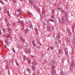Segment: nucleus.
I'll use <instances>...</instances> for the list:
<instances>
[{
	"label": "nucleus",
	"instance_id": "12",
	"mask_svg": "<svg viewBox=\"0 0 75 75\" xmlns=\"http://www.w3.org/2000/svg\"><path fill=\"white\" fill-rule=\"evenodd\" d=\"M55 70H53L52 71V75H55Z\"/></svg>",
	"mask_w": 75,
	"mask_h": 75
},
{
	"label": "nucleus",
	"instance_id": "18",
	"mask_svg": "<svg viewBox=\"0 0 75 75\" xmlns=\"http://www.w3.org/2000/svg\"><path fill=\"white\" fill-rule=\"evenodd\" d=\"M47 29L49 31H51V28H50V27L48 26H47Z\"/></svg>",
	"mask_w": 75,
	"mask_h": 75
},
{
	"label": "nucleus",
	"instance_id": "34",
	"mask_svg": "<svg viewBox=\"0 0 75 75\" xmlns=\"http://www.w3.org/2000/svg\"><path fill=\"white\" fill-rule=\"evenodd\" d=\"M0 3H1L2 4H4V2H3V1L1 0H0Z\"/></svg>",
	"mask_w": 75,
	"mask_h": 75
},
{
	"label": "nucleus",
	"instance_id": "26",
	"mask_svg": "<svg viewBox=\"0 0 75 75\" xmlns=\"http://www.w3.org/2000/svg\"><path fill=\"white\" fill-rule=\"evenodd\" d=\"M40 55L41 56V57H42L44 56V54H43L41 52L40 53Z\"/></svg>",
	"mask_w": 75,
	"mask_h": 75
},
{
	"label": "nucleus",
	"instance_id": "7",
	"mask_svg": "<svg viewBox=\"0 0 75 75\" xmlns=\"http://www.w3.org/2000/svg\"><path fill=\"white\" fill-rule=\"evenodd\" d=\"M3 37L4 38H6L7 37V34L6 33H4L3 35Z\"/></svg>",
	"mask_w": 75,
	"mask_h": 75
},
{
	"label": "nucleus",
	"instance_id": "57",
	"mask_svg": "<svg viewBox=\"0 0 75 75\" xmlns=\"http://www.w3.org/2000/svg\"><path fill=\"white\" fill-rule=\"evenodd\" d=\"M21 23L22 24H24V23L23 22V21H21Z\"/></svg>",
	"mask_w": 75,
	"mask_h": 75
},
{
	"label": "nucleus",
	"instance_id": "58",
	"mask_svg": "<svg viewBox=\"0 0 75 75\" xmlns=\"http://www.w3.org/2000/svg\"><path fill=\"white\" fill-rule=\"evenodd\" d=\"M33 7L35 8H36V6L35 5H34Z\"/></svg>",
	"mask_w": 75,
	"mask_h": 75
},
{
	"label": "nucleus",
	"instance_id": "53",
	"mask_svg": "<svg viewBox=\"0 0 75 75\" xmlns=\"http://www.w3.org/2000/svg\"><path fill=\"white\" fill-rule=\"evenodd\" d=\"M45 61L43 62V64L45 65Z\"/></svg>",
	"mask_w": 75,
	"mask_h": 75
},
{
	"label": "nucleus",
	"instance_id": "15",
	"mask_svg": "<svg viewBox=\"0 0 75 75\" xmlns=\"http://www.w3.org/2000/svg\"><path fill=\"white\" fill-rule=\"evenodd\" d=\"M32 43L34 47H35V42L34 40H33L32 42Z\"/></svg>",
	"mask_w": 75,
	"mask_h": 75
},
{
	"label": "nucleus",
	"instance_id": "41",
	"mask_svg": "<svg viewBox=\"0 0 75 75\" xmlns=\"http://www.w3.org/2000/svg\"><path fill=\"white\" fill-rule=\"evenodd\" d=\"M61 12L62 14H64V11L63 10H62L61 11Z\"/></svg>",
	"mask_w": 75,
	"mask_h": 75
},
{
	"label": "nucleus",
	"instance_id": "35",
	"mask_svg": "<svg viewBox=\"0 0 75 75\" xmlns=\"http://www.w3.org/2000/svg\"><path fill=\"white\" fill-rule=\"evenodd\" d=\"M62 24H64V23L65 22V21L64 20V19H63L62 20Z\"/></svg>",
	"mask_w": 75,
	"mask_h": 75
},
{
	"label": "nucleus",
	"instance_id": "27",
	"mask_svg": "<svg viewBox=\"0 0 75 75\" xmlns=\"http://www.w3.org/2000/svg\"><path fill=\"white\" fill-rule=\"evenodd\" d=\"M28 52H29V53H31V50H30V49H28Z\"/></svg>",
	"mask_w": 75,
	"mask_h": 75
},
{
	"label": "nucleus",
	"instance_id": "42",
	"mask_svg": "<svg viewBox=\"0 0 75 75\" xmlns=\"http://www.w3.org/2000/svg\"><path fill=\"white\" fill-rule=\"evenodd\" d=\"M59 54H61V50H59Z\"/></svg>",
	"mask_w": 75,
	"mask_h": 75
},
{
	"label": "nucleus",
	"instance_id": "52",
	"mask_svg": "<svg viewBox=\"0 0 75 75\" xmlns=\"http://www.w3.org/2000/svg\"><path fill=\"white\" fill-rule=\"evenodd\" d=\"M33 75H36V73L35 72H34L33 73Z\"/></svg>",
	"mask_w": 75,
	"mask_h": 75
},
{
	"label": "nucleus",
	"instance_id": "55",
	"mask_svg": "<svg viewBox=\"0 0 75 75\" xmlns=\"http://www.w3.org/2000/svg\"><path fill=\"white\" fill-rule=\"evenodd\" d=\"M66 22H68V20L67 18H66Z\"/></svg>",
	"mask_w": 75,
	"mask_h": 75
},
{
	"label": "nucleus",
	"instance_id": "30",
	"mask_svg": "<svg viewBox=\"0 0 75 75\" xmlns=\"http://www.w3.org/2000/svg\"><path fill=\"white\" fill-rule=\"evenodd\" d=\"M23 61H25L26 59V57L25 56H23Z\"/></svg>",
	"mask_w": 75,
	"mask_h": 75
},
{
	"label": "nucleus",
	"instance_id": "64",
	"mask_svg": "<svg viewBox=\"0 0 75 75\" xmlns=\"http://www.w3.org/2000/svg\"><path fill=\"white\" fill-rule=\"evenodd\" d=\"M17 23H20V21H18Z\"/></svg>",
	"mask_w": 75,
	"mask_h": 75
},
{
	"label": "nucleus",
	"instance_id": "39",
	"mask_svg": "<svg viewBox=\"0 0 75 75\" xmlns=\"http://www.w3.org/2000/svg\"><path fill=\"white\" fill-rule=\"evenodd\" d=\"M27 13L28 14H29V15H30L31 16H32V13L29 12H27Z\"/></svg>",
	"mask_w": 75,
	"mask_h": 75
},
{
	"label": "nucleus",
	"instance_id": "32",
	"mask_svg": "<svg viewBox=\"0 0 75 75\" xmlns=\"http://www.w3.org/2000/svg\"><path fill=\"white\" fill-rule=\"evenodd\" d=\"M66 41L67 42V43H69V40H68V38L66 39Z\"/></svg>",
	"mask_w": 75,
	"mask_h": 75
},
{
	"label": "nucleus",
	"instance_id": "63",
	"mask_svg": "<svg viewBox=\"0 0 75 75\" xmlns=\"http://www.w3.org/2000/svg\"><path fill=\"white\" fill-rule=\"evenodd\" d=\"M52 13H54V10L53 9H52Z\"/></svg>",
	"mask_w": 75,
	"mask_h": 75
},
{
	"label": "nucleus",
	"instance_id": "2",
	"mask_svg": "<svg viewBox=\"0 0 75 75\" xmlns=\"http://www.w3.org/2000/svg\"><path fill=\"white\" fill-rule=\"evenodd\" d=\"M17 11L19 12V13H18L17 14V16H19L20 17V16H22V13H23V11H21V9H19L18 10H17Z\"/></svg>",
	"mask_w": 75,
	"mask_h": 75
},
{
	"label": "nucleus",
	"instance_id": "5",
	"mask_svg": "<svg viewBox=\"0 0 75 75\" xmlns=\"http://www.w3.org/2000/svg\"><path fill=\"white\" fill-rule=\"evenodd\" d=\"M60 33H58L57 35V36H56V38L57 40H59V38H60Z\"/></svg>",
	"mask_w": 75,
	"mask_h": 75
},
{
	"label": "nucleus",
	"instance_id": "37",
	"mask_svg": "<svg viewBox=\"0 0 75 75\" xmlns=\"http://www.w3.org/2000/svg\"><path fill=\"white\" fill-rule=\"evenodd\" d=\"M8 35L9 36V37H11V35L9 33H8Z\"/></svg>",
	"mask_w": 75,
	"mask_h": 75
},
{
	"label": "nucleus",
	"instance_id": "51",
	"mask_svg": "<svg viewBox=\"0 0 75 75\" xmlns=\"http://www.w3.org/2000/svg\"><path fill=\"white\" fill-rule=\"evenodd\" d=\"M36 47L37 48H41V47H40V46H38V45H37L36 46Z\"/></svg>",
	"mask_w": 75,
	"mask_h": 75
},
{
	"label": "nucleus",
	"instance_id": "48",
	"mask_svg": "<svg viewBox=\"0 0 75 75\" xmlns=\"http://www.w3.org/2000/svg\"><path fill=\"white\" fill-rule=\"evenodd\" d=\"M7 26L8 27V28L10 26V24L9 23H8L7 24Z\"/></svg>",
	"mask_w": 75,
	"mask_h": 75
},
{
	"label": "nucleus",
	"instance_id": "23",
	"mask_svg": "<svg viewBox=\"0 0 75 75\" xmlns=\"http://www.w3.org/2000/svg\"><path fill=\"white\" fill-rule=\"evenodd\" d=\"M72 44L73 45V46L75 47V41H73L72 42Z\"/></svg>",
	"mask_w": 75,
	"mask_h": 75
},
{
	"label": "nucleus",
	"instance_id": "38",
	"mask_svg": "<svg viewBox=\"0 0 75 75\" xmlns=\"http://www.w3.org/2000/svg\"><path fill=\"white\" fill-rule=\"evenodd\" d=\"M45 22H46L47 24H48V23H49V21L46 20L45 21Z\"/></svg>",
	"mask_w": 75,
	"mask_h": 75
},
{
	"label": "nucleus",
	"instance_id": "9",
	"mask_svg": "<svg viewBox=\"0 0 75 75\" xmlns=\"http://www.w3.org/2000/svg\"><path fill=\"white\" fill-rule=\"evenodd\" d=\"M70 39L72 40H75L74 36V35H72Z\"/></svg>",
	"mask_w": 75,
	"mask_h": 75
},
{
	"label": "nucleus",
	"instance_id": "11",
	"mask_svg": "<svg viewBox=\"0 0 75 75\" xmlns=\"http://www.w3.org/2000/svg\"><path fill=\"white\" fill-rule=\"evenodd\" d=\"M35 31H36V34L37 35L38 34V30L37 29V28H35Z\"/></svg>",
	"mask_w": 75,
	"mask_h": 75
},
{
	"label": "nucleus",
	"instance_id": "46",
	"mask_svg": "<svg viewBox=\"0 0 75 75\" xmlns=\"http://www.w3.org/2000/svg\"><path fill=\"white\" fill-rule=\"evenodd\" d=\"M17 0H13V2L14 3H15L16 2Z\"/></svg>",
	"mask_w": 75,
	"mask_h": 75
},
{
	"label": "nucleus",
	"instance_id": "49",
	"mask_svg": "<svg viewBox=\"0 0 75 75\" xmlns=\"http://www.w3.org/2000/svg\"><path fill=\"white\" fill-rule=\"evenodd\" d=\"M16 65H17V66H18V62H16Z\"/></svg>",
	"mask_w": 75,
	"mask_h": 75
},
{
	"label": "nucleus",
	"instance_id": "24",
	"mask_svg": "<svg viewBox=\"0 0 75 75\" xmlns=\"http://www.w3.org/2000/svg\"><path fill=\"white\" fill-rule=\"evenodd\" d=\"M8 32H9V33H11V30L10 28H8Z\"/></svg>",
	"mask_w": 75,
	"mask_h": 75
},
{
	"label": "nucleus",
	"instance_id": "4",
	"mask_svg": "<svg viewBox=\"0 0 75 75\" xmlns=\"http://www.w3.org/2000/svg\"><path fill=\"white\" fill-rule=\"evenodd\" d=\"M32 64H33V65H37L38 64L36 62V61L34 60L32 62Z\"/></svg>",
	"mask_w": 75,
	"mask_h": 75
},
{
	"label": "nucleus",
	"instance_id": "21",
	"mask_svg": "<svg viewBox=\"0 0 75 75\" xmlns=\"http://www.w3.org/2000/svg\"><path fill=\"white\" fill-rule=\"evenodd\" d=\"M30 28H31V29H32V28H33V25H32V24H30Z\"/></svg>",
	"mask_w": 75,
	"mask_h": 75
},
{
	"label": "nucleus",
	"instance_id": "40",
	"mask_svg": "<svg viewBox=\"0 0 75 75\" xmlns=\"http://www.w3.org/2000/svg\"><path fill=\"white\" fill-rule=\"evenodd\" d=\"M27 60L28 62V63H31V61H30V60L29 59H27Z\"/></svg>",
	"mask_w": 75,
	"mask_h": 75
},
{
	"label": "nucleus",
	"instance_id": "45",
	"mask_svg": "<svg viewBox=\"0 0 75 75\" xmlns=\"http://www.w3.org/2000/svg\"><path fill=\"white\" fill-rule=\"evenodd\" d=\"M2 30L4 32H6V29H5L3 28L2 29Z\"/></svg>",
	"mask_w": 75,
	"mask_h": 75
},
{
	"label": "nucleus",
	"instance_id": "29",
	"mask_svg": "<svg viewBox=\"0 0 75 75\" xmlns=\"http://www.w3.org/2000/svg\"><path fill=\"white\" fill-rule=\"evenodd\" d=\"M8 67V64H6V67H5L6 69H7Z\"/></svg>",
	"mask_w": 75,
	"mask_h": 75
},
{
	"label": "nucleus",
	"instance_id": "1",
	"mask_svg": "<svg viewBox=\"0 0 75 75\" xmlns=\"http://www.w3.org/2000/svg\"><path fill=\"white\" fill-rule=\"evenodd\" d=\"M49 64L50 65H51L52 66H54L55 64V60H50L49 62Z\"/></svg>",
	"mask_w": 75,
	"mask_h": 75
},
{
	"label": "nucleus",
	"instance_id": "8",
	"mask_svg": "<svg viewBox=\"0 0 75 75\" xmlns=\"http://www.w3.org/2000/svg\"><path fill=\"white\" fill-rule=\"evenodd\" d=\"M32 69L33 71H35V67H34V66L33 65L32 66Z\"/></svg>",
	"mask_w": 75,
	"mask_h": 75
},
{
	"label": "nucleus",
	"instance_id": "6",
	"mask_svg": "<svg viewBox=\"0 0 75 75\" xmlns=\"http://www.w3.org/2000/svg\"><path fill=\"white\" fill-rule=\"evenodd\" d=\"M26 72L27 73L29 72L30 74L31 73V70L30 69H27Z\"/></svg>",
	"mask_w": 75,
	"mask_h": 75
},
{
	"label": "nucleus",
	"instance_id": "31",
	"mask_svg": "<svg viewBox=\"0 0 75 75\" xmlns=\"http://www.w3.org/2000/svg\"><path fill=\"white\" fill-rule=\"evenodd\" d=\"M67 30L69 34H71V32H70L69 29H67Z\"/></svg>",
	"mask_w": 75,
	"mask_h": 75
},
{
	"label": "nucleus",
	"instance_id": "16",
	"mask_svg": "<svg viewBox=\"0 0 75 75\" xmlns=\"http://www.w3.org/2000/svg\"><path fill=\"white\" fill-rule=\"evenodd\" d=\"M29 3H30V4H33V1L31 0H29L28 1Z\"/></svg>",
	"mask_w": 75,
	"mask_h": 75
},
{
	"label": "nucleus",
	"instance_id": "10",
	"mask_svg": "<svg viewBox=\"0 0 75 75\" xmlns=\"http://www.w3.org/2000/svg\"><path fill=\"white\" fill-rule=\"evenodd\" d=\"M20 40L21 41H23V42H25V40L22 37H21L20 38Z\"/></svg>",
	"mask_w": 75,
	"mask_h": 75
},
{
	"label": "nucleus",
	"instance_id": "36",
	"mask_svg": "<svg viewBox=\"0 0 75 75\" xmlns=\"http://www.w3.org/2000/svg\"><path fill=\"white\" fill-rule=\"evenodd\" d=\"M31 57L32 59H34L35 58V57H34V56H31Z\"/></svg>",
	"mask_w": 75,
	"mask_h": 75
},
{
	"label": "nucleus",
	"instance_id": "54",
	"mask_svg": "<svg viewBox=\"0 0 75 75\" xmlns=\"http://www.w3.org/2000/svg\"><path fill=\"white\" fill-rule=\"evenodd\" d=\"M49 21H52V22H54V20H48Z\"/></svg>",
	"mask_w": 75,
	"mask_h": 75
},
{
	"label": "nucleus",
	"instance_id": "50",
	"mask_svg": "<svg viewBox=\"0 0 75 75\" xmlns=\"http://www.w3.org/2000/svg\"><path fill=\"white\" fill-rule=\"evenodd\" d=\"M64 16H63L62 17V20H64Z\"/></svg>",
	"mask_w": 75,
	"mask_h": 75
},
{
	"label": "nucleus",
	"instance_id": "59",
	"mask_svg": "<svg viewBox=\"0 0 75 75\" xmlns=\"http://www.w3.org/2000/svg\"><path fill=\"white\" fill-rule=\"evenodd\" d=\"M0 35H1V30H0Z\"/></svg>",
	"mask_w": 75,
	"mask_h": 75
},
{
	"label": "nucleus",
	"instance_id": "14",
	"mask_svg": "<svg viewBox=\"0 0 75 75\" xmlns=\"http://www.w3.org/2000/svg\"><path fill=\"white\" fill-rule=\"evenodd\" d=\"M55 68V66H52V71H55V69H54Z\"/></svg>",
	"mask_w": 75,
	"mask_h": 75
},
{
	"label": "nucleus",
	"instance_id": "25",
	"mask_svg": "<svg viewBox=\"0 0 75 75\" xmlns=\"http://www.w3.org/2000/svg\"><path fill=\"white\" fill-rule=\"evenodd\" d=\"M60 74L61 75H66L64 73L62 72H60Z\"/></svg>",
	"mask_w": 75,
	"mask_h": 75
},
{
	"label": "nucleus",
	"instance_id": "22",
	"mask_svg": "<svg viewBox=\"0 0 75 75\" xmlns=\"http://www.w3.org/2000/svg\"><path fill=\"white\" fill-rule=\"evenodd\" d=\"M68 50H65V53L66 55H68Z\"/></svg>",
	"mask_w": 75,
	"mask_h": 75
},
{
	"label": "nucleus",
	"instance_id": "33",
	"mask_svg": "<svg viewBox=\"0 0 75 75\" xmlns=\"http://www.w3.org/2000/svg\"><path fill=\"white\" fill-rule=\"evenodd\" d=\"M54 43L55 44L56 46H57V47H58V45L57 44V42H54Z\"/></svg>",
	"mask_w": 75,
	"mask_h": 75
},
{
	"label": "nucleus",
	"instance_id": "61",
	"mask_svg": "<svg viewBox=\"0 0 75 75\" xmlns=\"http://www.w3.org/2000/svg\"><path fill=\"white\" fill-rule=\"evenodd\" d=\"M57 9L58 10H61V8H57Z\"/></svg>",
	"mask_w": 75,
	"mask_h": 75
},
{
	"label": "nucleus",
	"instance_id": "44",
	"mask_svg": "<svg viewBox=\"0 0 75 75\" xmlns=\"http://www.w3.org/2000/svg\"><path fill=\"white\" fill-rule=\"evenodd\" d=\"M58 43L60 44V43H61V40H59L58 41Z\"/></svg>",
	"mask_w": 75,
	"mask_h": 75
},
{
	"label": "nucleus",
	"instance_id": "60",
	"mask_svg": "<svg viewBox=\"0 0 75 75\" xmlns=\"http://www.w3.org/2000/svg\"><path fill=\"white\" fill-rule=\"evenodd\" d=\"M37 11H38L39 12H40V9L39 8L38 9V10L37 9Z\"/></svg>",
	"mask_w": 75,
	"mask_h": 75
},
{
	"label": "nucleus",
	"instance_id": "3",
	"mask_svg": "<svg viewBox=\"0 0 75 75\" xmlns=\"http://www.w3.org/2000/svg\"><path fill=\"white\" fill-rule=\"evenodd\" d=\"M3 44L4 45L5 47H6V45H7V44H8V41L7 39L5 40L4 42H3Z\"/></svg>",
	"mask_w": 75,
	"mask_h": 75
},
{
	"label": "nucleus",
	"instance_id": "20",
	"mask_svg": "<svg viewBox=\"0 0 75 75\" xmlns=\"http://www.w3.org/2000/svg\"><path fill=\"white\" fill-rule=\"evenodd\" d=\"M4 20L6 23H8V21H7V18H5L4 19Z\"/></svg>",
	"mask_w": 75,
	"mask_h": 75
},
{
	"label": "nucleus",
	"instance_id": "13",
	"mask_svg": "<svg viewBox=\"0 0 75 75\" xmlns=\"http://www.w3.org/2000/svg\"><path fill=\"white\" fill-rule=\"evenodd\" d=\"M28 29H26L25 30V33L26 34L27 33H28Z\"/></svg>",
	"mask_w": 75,
	"mask_h": 75
},
{
	"label": "nucleus",
	"instance_id": "43",
	"mask_svg": "<svg viewBox=\"0 0 75 75\" xmlns=\"http://www.w3.org/2000/svg\"><path fill=\"white\" fill-rule=\"evenodd\" d=\"M65 16H67V12H66L64 14Z\"/></svg>",
	"mask_w": 75,
	"mask_h": 75
},
{
	"label": "nucleus",
	"instance_id": "56",
	"mask_svg": "<svg viewBox=\"0 0 75 75\" xmlns=\"http://www.w3.org/2000/svg\"><path fill=\"white\" fill-rule=\"evenodd\" d=\"M50 48H51V49H52V50L53 49V47H52V46H50Z\"/></svg>",
	"mask_w": 75,
	"mask_h": 75
},
{
	"label": "nucleus",
	"instance_id": "47",
	"mask_svg": "<svg viewBox=\"0 0 75 75\" xmlns=\"http://www.w3.org/2000/svg\"><path fill=\"white\" fill-rule=\"evenodd\" d=\"M54 6H55L56 7H57V3H55L54 4Z\"/></svg>",
	"mask_w": 75,
	"mask_h": 75
},
{
	"label": "nucleus",
	"instance_id": "28",
	"mask_svg": "<svg viewBox=\"0 0 75 75\" xmlns=\"http://www.w3.org/2000/svg\"><path fill=\"white\" fill-rule=\"evenodd\" d=\"M18 47V48H20V49H21V48H22L21 46L20 45H19Z\"/></svg>",
	"mask_w": 75,
	"mask_h": 75
},
{
	"label": "nucleus",
	"instance_id": "17",
	"mask_svg": "<svg viewBox=\"0 0 75 75\" xmlns=\"http://www.w3.org/2000/svg\"><path fill=\"white\" fill-rule=\"evenodd\" d=\"M4 10L5 13H7V9H6V7H4Z\"/></svg>",
	"mask_w": 75,
	"mask_h": 75
},
{
	"label": "nucleus",
	"instance_id": "62",
	"mask_svg": "<svg viewBox=\"0 0 75 75\" xmlns=\"http://www.w3.org/2000/svg\"><path fill=\"white\" fill-rule=\"evenodd\" d=\"M44 13H45V12H44V11H42V14H44Z\"/></svg>",
	"mask_w": 75,
	"mask_h": 75
},
{
	"label": "nucleus",
	"instance_id": "19",
	"mask_svg": "<svg viewBox=\"0 0 75 75\" xmlns=\"http://www.w3.org/2000/svg\"><path fill=\"white\" fill-rule=\"evenodd\" d=\"M74 66V62H71V67H73Z\"/></svg>",
	"mask_w": 75,
	"mask_h": 75
}]
</instances>
